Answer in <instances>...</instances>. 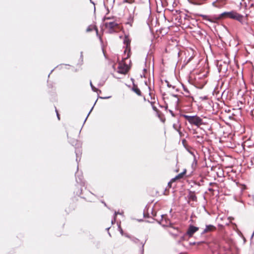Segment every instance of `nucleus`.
<instances>
[{
  "label": "nucleus",
  "instance_id": "obj_1",
  "mask_svg": "<svg viewBox=\"0 0 254 254\" xmlns=\"http://www.w3.org/2000/svg\"><path fill=\"white\" fill-rule=\"evenodd\" d=\"M222 18H230L237 20L238 21L240 22L242 25H247L248 24V22L246 20L247 16L245 17L243 15L238 13L235 10L225 11L221 13L219 15L218 19H220Z\"/></svg>",
  "mask_w": 254,
  "mask_h": 254
},
{
  "label": "nucleus",
  "instance_id": "obj_2",
  "mask_svg": "<svg viewBox=\"0 0 254 254\" xmlns=\"http://www.w3.org/2000/svg\"><path fill=\"white\" fill-rule=\"evenodd\" d=\"M105 26L109 33H113L118 28L119 24L115 21L106 22Z\"/></svg>",
  "mask_w": 254,
  "mask_h": 254
},
{
  "label": "nucleus",
  "instance_id": "obj_3",
  "mask_svg": "<svg viewBox=\"0 0 254 254\" xmlns=\"http://www.w3.org/2000/svg\"><path fill=\"white\" fill-rule=\"evenodd\" d=\"M189 123L190 125H194L197 127L203 124V121L199 117L195 116H191Z\"/></svg>",
  "mask_w": 254,
  "mask_h": 254
},
{
  "label": "nucleus",
  "instance_id": "obj_4",
  "mask_svg": "<svg viewBox=\"0 0 254 254\" xmlns=\"http://www.w3.org/2000/svg\"><path fill=\"white\" fill-rule=\"evenodd\" d=\"M199 228L194 226L193 225H190L188 229V230L185 235L181 237L182 240H185V237L186 236H188L189 237H191L192 235L198 230Z\"/></svg>",
  "mask_w": 254,
  "mask_h": 254
},
{
  "label": "nucleus",
  "instance_id": "obj_5",
  "mask_svg": "<svg viewBox=\"0 0 254 254\" xmlns=\"http://www.w3.org/2000/svg\"><path fill=\"white\" fill-rule=\"evenodd\" d=\"M128 69V66L126 64L124 63L123 62L119 63L118 72L126 74L127 72Z\"/></svg>",
  "mask_w": 254,
  "mask_h": 254
},
{
  "label": "nucleus",
  "instance_id": "obj_6",
  "mask_svg": "<svg viewBox=\"0 0 254 254\" xmlns=\"http://www.w3.org/2000/svg\"><path fill=\"white\" fill-rule=\"evenodd\" d=\"M124 43L126 45V50L124 51L125 54L127 52V51H128V53L127 54V57L126 58H124V59H126L129 57V52H130V40H129V38L127 36H125V38L124 39Z\"/></svg>",
  "mask_w": 254,
  "mask_h": 254
},
{
  "label": "nucleus",
  "instance_id": "obj_7",
  "mask_svg": "<svg viewBox=\"0 0 254 254\" xmlns=\"http://www.w3.org/2000/svg\"><path fill=\"white\" fill-rule=\"evenodd\" d=\"M216 229L215 226L212 225H206L205 228L203 230L202 234L207 233L208 232H212Z\"/></svg>",
  "mask_w": 254,
  "mask_h": 254
},
{
  "label": "nucleus",
  "instance_id": "obj_8",
  "mask_svg": "<svg viewBox=\"0 0 254 254\" xmlns=\"http://www.w3.org/2000/svg\"><path fill=\"white\" fill-rule=\"evenodd\" d=\"M76 181L77 183L84 185V182L83 181V178L82 175H78V173L77 172L75 174Z\"/></svg>",
  "mask_w": 254,
  "mask_h": 254
},
{
  "label": "nucleus",
  "instance_id": "obj_9",
  "mask_svg": "<svg viewBox=\"0 0 254 254\" xmlns=\"http://www.w3.org/2000/svg\"><path fill=\"white\" fill-rule=\"evenodd\" d=\"M196 139V141L197 143L199 144L203 143L204 140L203 138V136L202 135H196L193 136Z\"/></svg>",
  "mask_w": 254,
  "mask_h": 254
},
{
  "label": "nucleus",
  "instance_id": "obj_10",
  "mask_svg": "<svg viewBox=\"0 0 254 254\" xmlns=\"http://www.w3.org/2000/svg\"><path fill=\"white\" fill-rule=\"evenodd\" d=\"M188 197L189 199L191 200L194 201H196L197 200V197L195 195V192L193 191H190L188 195Z\"/></svg>",
  "mask_w": 254,
  "mask_h": 254
},
{
  "label": "nucleus",
  "instance_id": "obj_11",
  "mask_svg": "<svg viewBox=\"0 0 254 254\" xmlns=\"http://www.w3.org/2000/svg\"><path fill=\"white\" fill-rule=\"evenodd\" d=\"M75 152L76 156V161L78 162V161H80V156L81 155V151L80 148H76Z\"/></svg>",
  "mask_w": 254,
  "mask_h": 254
},
{
  "label": "nucleus",
  "instance_id": "obj_12",
  "mask_svg": "<svg viewBox=\"0 0 254 254\" xmlns=\"http://www.w3.org/2000/svg\"><path fill=\"white\" fill-rule=\"evenodd\" d=\"M132 90L138 95L140 96L141 94V92L140 89L137 87V86L133 85L132 87Z\"/></svg>",
  "mask_w": 254,
  "mask_h": 254
},
{
  "label": "nucleus",
  "instance_id": "obj_13",
  "mask_svg": "<svg viewBox=\"0 0 254 254\" xmlns=\"http://www.w3.org/2000/svg\"><path fill=\"white\" fill-rule=\"evenodd\" d=\"M186 171L185 170L184 172H183L182 173H180L177 176H176L175 178L172 179V181H175V180H176L177 179H180L182 178L183 176L184 175V174L186 173Z\"/></svg>",
  "mask_w": 254,
  "mask_h": 254
},
{
  "label": "nucleus",
  "instance_id": "obj_14",
  "mask_svg": "<svg viewBox=\"0 0 254 254\" xmlns=\"http://www.w3.org/2000/svg\"><path fill=\"white\" fill-rule=\"evenodd\" d=\"M200 16L201 17H202L203 19H204L205 20L208 21H210V22H214V21L212 19H210L209 18V16H208V15L201 14V15H200Z\"/></svg>",
  "mask_w": 254,
  "mask_h": 254
},
{
  "label": "nucleus",
  "instance_id": "obj_15",
  "mask_svg": "<svg viewBox=\"0 0 254 254\" xmlns=\"http://www.w3.org/2000/svg\"><path fill=\"white\" fill-rule=\"evenodd\" d=\"M188 151L189 152V153L190 154H191L193 157H194V160H193V162L192 163V166L194 165L195 166H196V164H197V161L196 160V158H195V155L194 154V152L191 151V150H188Z\"/></svg>",
  "mask_w": 254,
  "mask_h": 254
},
{
  "label": "nucleus",
  "instance_id": "obj_16",
  "mask_svg": "<svg viewBox=\"0 0 254 254\" xmlns=\"http://www.w3.org/2000/svg\"><path fill=\"white\" fill-rule=\"evenodd\" d=\"M94 29L96 31V33H97V35L98 34V29L96 27H92L91 26H89L87 27V29H86V31L89 32H91L93 30V29Z\"/></svg>",
  "mask_w": 254,
  "mask_h": 254
},
{
  "label": "nucleus",
  "instance_id": "obj_17",
  "mask_svg": "<svg viewBox=\"0 0 254 254\" xmlns=\"http://www.w3.org/2000/svg\"><path fill=\"white\" fill-rule=\"evenodd\" d=\"M181 116L185 118L188 121L189 123L190 121V119L191 117V116H189L185 114H181Z\"/></svg>",
  "mask_w": 254,
  "mask_h": 254
},
{
  "label": "nucleus",
  "instance_id": "obj_18",
  "mask_svg": "<svg viewBox=\"0 0 254 254\" xmlns=\"http://www.w3.org/2000/svg\"><path fill=\"white\" fill-rule=\"evenodd\" d=\"M117 215V211H115V213H114V218L111 221V222H112V224H114L115 223L116 220Z\"/></svg>",
  "mask_w": 254,
  "mask_h": 254
},
{
  "label": "nucleus",
  "instance_id": "obj_19",
  "mask_svg": "<svg viewBox=\"0 0 254 254\" xmlns=\"http://www.w3.org/2000/svg\"><path fill=\"white\" fill-rule=\"evenodd\" d=\"M90 84L91 87L93 91L97 92L98 91V89L93 85L91 81H90Z\"/></svg>",
  "mask_w": 254,
  "mask_h": 254
},
{
  "label": "nucleus",
  "instance_id": "obj_20",
  "mask_svg": "<svg viewBox=\"0 0 254 254\" xmlns=\"http://www.w3.org/2000/svg\"><path fill=\"white\" fill-rule=\"evenodd\" d=\"M184 89L185 91H186L187 93V94L186 96L187 97H190L192 99H193L192 97L190 96V92H189V90L185 88H184Z\"/></svg>",
  "mask_w": 254,
  "mask_h": 254
},
{
  "label": "nucleus",
  "instance_id": "obj_21",
  "mask_svg": "<svg viewBox=\"0 0 254 254\" xmlns=\"http://www.w3.org/2000/svg\"><path fill=\"white\" fill-rule=\"evenodd\" d=\"M173 127L177 131L179 132V133L181 134V132L180 131V130L177 128V125H175V124H174L173 125Z\"/></svg>",
  "mask_w": 254,
  "mask_h": 254
},
{
  "label": "nucleus",
  "instance_id": "obj_22",
  "mask_svg": "<svg viewBox=\"0 0 254 254\" xmlns=\"http://www.w3.org/2000/svg\"><path fill=\"white\" fill-rule=\"evenodd\" d=\"M56 112L57 118H58V120H60V115L56 109Z\"/></svg>",
  "mask_w": 254,
  "mask_h": 254
},
{
  "label": "nucleus",
  "instance_id": "obj_23",
  "mask_svg": "<svg viewBox=\"0 0 254 254\" xmlns=\"http://www.w3.org/2000/svg\"><path fill=\"white\" fill-rule=\"evenodd\" d=\"M83 52H80V59H81V61H83Z\"/></svg>",
  "mask_w": 254,
  "mask_h": 254
},
{
  "label": "nucleus",
  "instance_id": "obj_24",
  "mask_svg": "<svg viewBox=\"0 0 254 254\" xmlns=\"http://www.w3.org/2000/svg\"><path fill=\"white\" fill-rule=\"evenodd\" d=\"M192 58H193L192 57H190L188 59V60L187 61V63H189V62H190L192 60Z\"/></svg>",
  "mask_w": 254,
  "mask_h": 254
},
{
  "label": "nucleus",
  "instance_id": "obj_25",
  "mask_svg": "<svg viewBox=\"0 0 254 254\" xmlns=\"http://www.w3.org/2000/svg\"><path fill=\"white\" fill-rule=\"evenodd\" d=\"M93 108V107H92V109H91L90 111L89 112V113H88V115H87V116L86 118L85 119V120L84 122H85V121H86V119H87V118L88 116H89V114H90V112H91V111H92V110Z\"/></svg>",
  "mask_w": 254,
  "mask_h": 254
},
{
  "label": "nucleus",
  "instance_id": "obj_26",
  "mask_svg": "<svg viewBox=\"0 0 254 254\" xmlns=\"http://www.w3.org/2000/svg\"><path fill=\"white\" fill-rule=\"evenodd\" d=\"M170 112L171 113V114L172 115V116H173V117L175 116L174 114L173 113V112L172 111H170Z\"/></svg>",
  "mask_w": 254,
  "mask_h": 254
},
{
  "label": "nucleus",
  "instance_id": "obj_27",
  "mask_svg": "<svg viewBox=\"0 0 254 254\" xmlns=\"http://www.w3.org/2000/svg\"><path fill=\"white\" fill-rule=\"evenodd\" d=\"M105 19H107V20H110V19H111V18L110 17H105Z\"/></svg>",
  "mask_w": 254,
  "mask_h": 254
},
{
  "label": "nucleus",
  "instance_id": "obj_28",
  "mask_svg": "<svg viewBox=\"0 0 254 254\" xmlns=\"http://www.w3.org/2000/svg\"><path fill=\"white\" fill-rule=\"evenodd\" d=\"M132 241L136 243L138 241V240L136 239H135L132 240Z\"/></svg>",
  "mask_w": 254,
  "mask_h": 254
},
{
  "label": "nucleus",
  "instance_id": "obj_29",
  "mask_svg": "<svg viewBox=\"0 0 254 254\" xmlns=\"http://www.w3.org/2000/svg\"><path fill=\"white\" fill-rule=\"evenodd\" d=\"M193 134H197V132H196V130H194V131H193Z\"/></svg>",
  "mask_w": 254,
  "mask_h": 254
},
{
  "label": "nucleus",
  "instance_id": "obj_30",
  "mask_svg": "<svg viewBox=\"0 0 254 254\" xmlns=\"http://www.w3.org/2000/svg\"><path fill=\"white\" fill-rule=\"evenodd\" d=\"M101 98H103V99H108V98H109L110 97H101Z\"/></svg>",
  "mask_w": 254,
  "mask_h": 254
},
{
  "label": "nucleus",
  "instance_id": "obj_31",
  "mask_svg": "<svg viewBox=\"0 0 254 254\" xmlns=\"http://www.w3.org/2000/svg\"><path fill=\"white\" fill-rule=\"evenodd\" d=\"M166 82H167V86H168V87L171 86V85H169V82H168V81H166Z\"/></svg>",
  "mask_w": 254,
  "mask_h": 254
},
{
  "label": "nucleus",
  "instance_id": "obj_32",
  "mask_svg": "<svg viewBox=\"0 0 254 254\" xmlns=\"http://www.w3.org/2000/svg\"><path fill=\"white\" fill-rule=\"evenodd\" d=\"M117 212V215L118 214H120V215H122V213H120L119 212Z\"/></svg>",
  "mask_w": 254,
  "mask_h": 254
},
{
  "label": "nucleus",
  "instance_id": "obj_33",
  "mask_svg": "<svg viewBox=\"0 0 254 254\" xmlns=\"http://www.w3.org/2000/svg\"><path fill=\"white\" fill-rule=\"evenodd\" d=\"M213 5L217 6V5L215 4V2H213Z\"/></svg>",
  "mask_w": 254,
  "mask_h": 254
},
{
  "label": "nucleus",
  "instance_id": "obj_34",
  "mask_svg": "<svg viewBox=\"0 0 254 254\" xmlns=\"http://www.w3.org/2000/svg\"><path fill=\"white\" fill-rule=\"evenodd\" d=\"M173 96L175 97H178V96L177 95H173Z\"/></svg>",
  "mask_w": 254,
  "mask_h": 254
},
{
  "label": "nucleus",
  "instance_id": "obj_35",
  "mask_svg": "<svg viewBox=\"0 0 254 254\" xmlns=\"http://www.w3.org/2000/svg\"><path fill=\"white\" fill-rule=\"evenodd\" d=\"M123 230L121 229V233L122 234H123Z\"/></svg>",
  "mask_w": 254,
  "mask_h": 254
},
{
  "label": "nucleus",
  "instance_id": "obj_36",
  "mask_svg": "<svg viewBox=\"0 0 254 254\" xmlns=\"http://www.w3.org/2000/svg\"><path fill=\"white\" fill-rule=\"evenodd\" d=\"M209 191H212V190H212V189H209Z\"/></svg>",
  "mask_w": 254,
  "mask_h": 254
},
{
  "label": "nucleus",
  "instance_id": "obj_37",
  "mask_svg": "<svg viewBox=\"0 0 254 254\" xmlns=\"http://www.w3.org/2000/svg\"><path fill=\"white\" fill-rule=\"evenodd\" d=\"M254 235V231L253 234L252 235V237H253Z\"/></svg>",
  "mask_w": 254,
  "mask_h": 254
},
{
  "label": "nucleus",
  "instance_id": "obj_38",
  "mask_svg": "<svg viewBox=\"0 0 254 254\" xmlns=\"http://www.w3.org/2000/svg\"><path fill=\"white\" fill-rule=\"evenodd\" d=\"M170 184H171V182L168 183V185H170Z\"/></svg>",
  "mask_w": 254,
  "mask_h": 254
},
{
  "label": "nucleus",
  "instance_id": "obj_39",
  "mask_svg": "<svg viewBox=\"0 0 254 254\" xmlns=\"http://www.w3.org/2000/svg\"><path fill=\"white\" fill-rule=\"evenodd\" d=\"M175 235L177 236V235H178V233H176V234H175Z\"/></svg>",
  "mask_w": 254,
  "mask_h": 254
},
{
  "label": "nucleus",
  "instance_id": "obj_40",
  "mask_svg": "<svg viewBox=\"0 0 254 254\" xmlns=\"http://www.w3.org/2000/svg\"><path fill=\"white\" fill-rule=\"evenodd\" d=\"M126 2H127L128 1V0H125Z\"/></svg>",
  "mask_w": 254,
  "mask_h": 254
},
{
  "label": "nucleus",
  "instance_id": "obj_41",
  "mask_svg": "<svg viewBox=\"0 0 254 254\" xmlns=\"http://www.w3.org/2000/svg\"><path fill=\"white\" fill-rule=\"evenodd\" d=\"M179 99H178L177 102H179Z\"/></svg>",
  "mask_w": 254,
  "mask_h": 254
},
{
  "label": "nucleus",
  "instance_id": "obj_42",
  "mask_svg": "<svg viewBox=\"0 0 254 254\" xmlns=\"http://www.w3.org/2000/svg\"><path fill=\"white\" fill-rule=\"evenodd\" d=\"M176 230H177V232L178 233L179 232V230H178L177 229Z\"/></svg>",
  "mask_w": 254,
  "mask_h": 254
},
{
  "label": "nucleus",
  "instance_id": "obj_43",
  "mask_svg": "<svg viewBox=\"0 0 254 254\" xmlns=\"http://www.w3.org/2000/svg\"><path fill=\"white\" fill-rule=\"evenodd\" d=\"M161 223H163V219L161 220Z\"/></svg>",
  "mask_w": 254,
  "mask_h": 254
}]
</instances>
